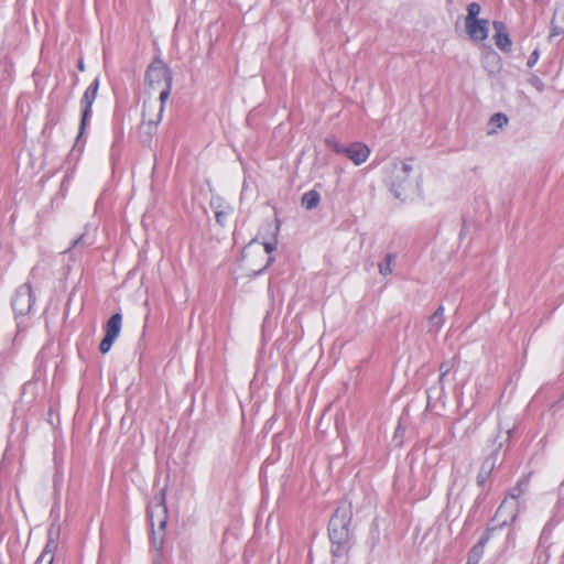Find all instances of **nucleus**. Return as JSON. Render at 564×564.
Instances as JSON below:
<instances>
[{"mask_svg": "<svg viewBox=\"0 0 564 564\" xmlns=\"http://www.w3.org/2000/svg\"><path fill=\"white\" fill-rule=\"evenodd\" d=\"M53 562L47 561L46 558L39 556L34 564H52Z\"/></svg>", "mask_w": 564, "mask_h": 564, "instance_id": "nucleus-33", "label": "nucleus"}, {"mask_svg": "<svg viewBox=\"0 0 564 564\" xmlns=\"http://www.w3.org/2000/svg\"><path fill=\"white\" fill-rule=\"evenodd\" d=\"M394 254L388 253L383 262L379 263V273L387 276L392 273V264L394 262Z\"/></svg>", "mask_w": 564, "mask_h": 564, "instance_id": "nucleus-26", "label": "nucleus"}, {"mask_svg": "<svg viewBox=\"0 0 564 564\" xmlns=\"http://www.w3.org/2000/svg\"><path fill=\"white\" fill-rule=\"evenodd\" d=\"M74 178V171H67L62 180L61 187L58 191L57 196H61L62 199H64L68 193L70 183Z\"/></svg>", "mask_w": 564, "mask_h": 564, "instance_id": "nucleus-25", "label": "nucleus"}, {"mask_svg": "<svg viewBox=\"0 0 564 564\" xmlns=\"http://www.w3.org/2000/svg\"><path fill=\"white\" fill-rule=\"evenodd\" d=\"M489 22L486 19H475L465 21L466 32L470 40L475 42L485 41L488 37Z\"/></svg>", "mask_w": 564, "mask_h": 564, "instance_id": "nucleus-12", "label": "nucleus"}, {"mask_svg": "<svg viewBox=\"0 0 564 564\" xmlns=\"http://www.w3.org/2000/svg\"><path fill=\"white\" fill-rule=\"evenodd\" d=\"M508 123V118L501 112L492 115L488 121L487 134L491 135L497 133V129L502 128Z\"/></svg>", "mask_w": 564, "mask_h": 564, "instance_id": "nucleus-21", "label": "nucleus"}, {"mask_svg": "<svg viewBox=\"0 0 564 564\" xmlns=\"http://www.w3.org/2000/svg\"><path fill=\"white\" fill-rule=\"evenodd\" d=\"M122 316L120 313L113 314L108 319V350L111 348L115 340L118 338L121 329Z\"/></svg>", "mask_w": 564, "mask_h": 564, "instance_id": "nucleus-18", "label": "nucleus"}, {"mask_svg": "<svg viewBox=\"0 0 564 564\" xmlns=\"http://www.w3.org/2000/svg\"><path fill=\"white\" fill-rule=\"evenodd\" d=\"M492 26L495 30L494 40L497 47L505 53L510 52L512 42L510 40L506 24L501 21H495Z\"/></svg>", "mask_w": 564, "mask_h": 564, "instance_id": "nucleus-13", "label": "nucleus"}, {"mask_svg": "<svg viewBox=\"0 0 564 564\" xmlns=\"http://www.w3.org/2000/svg\"><path fill=\"white\" fill-rule=\"evenodd\" d=\"M327 143L336 153H339V154L346 153L347 147L340 144L336 140H328Z\"/></svg>", "mask_w": 564, "mask_h": 564, "instance_id": "nucleus-29", "label": "nucleus"}, {"mask_svg": "<svg viewBox=\"0 0 564 564\" xmlns=\"http://www.w3.org/2000/svg\"><path fill=\"white\" fill-rule=\"evenodd\" d=\"M102 196H100L96 202V210L102 209Z\"/></svg>", "mask_w": 564, "mask_h": 564, "instance_id": "nucleus-34", "label": "nucleus"}, {"mask_svg": "<svg viewBox=\"0 0 564 564\" xmlns=\"http://www.w3.org/2000/svg\"><path fill=\"white\" fill-rule=\"evenodd\" d=\"M350 520L351 506L344 501L337 507L328 524L329 539L334 545L332 552L335 556H341L347 550L350 540Z\"/></svg>", "mask_w": 564, "mask_h": 564, "instance_id": "nucleus-2", "label": "nucleus"}, {"mask_svg": "<svg viewBox=\"0 0 564 564\" xmlns=\"http://www.w3.org/2000/svg\"><path fill=\"white\" fill-rule=\"evenodd\" d=\"M495 529H496V527L488 529L486 534L484 536H481V539L478 541V543L471 547V550L469 551V554H468L467 564H478L479 560L481 558V556L484 554L485 545L489 540V534Z\"/></svg>", "mask_w": 564, "mask_h": 564, "instance_id": "nucleus-17", "label": "nucleus"}, {"mask_svg": "<svg viewBox=\"0 0 564 564\" xmlns=\"http://www.w3.org/2000/svg\"><path fill=\"white\" fill-rule=\"evenodd\" d=\"M102 58L106 59V47L102 46L101 48Z\"/></svg>", "mask_w": 564, "mask_h": 564, "instance_id": "nucleus-36", "label": "nucleus"}, {"mask_svg": "<svg viewBox=\"0 0 564 564\" xmlns=\"http://www.w3.org/2000/svg\"><path fill=\"white\" fill-rule=\"evenodd\" d=\"M164 105L160 104L158 111L154 113L155 105L151 102L143 104L142 122L140 124V137L143 143L151 141L159 122L162 119Z\"/></svg>", "mask_w": 564, "mask_h": 564, "instance_id": "nucleus-7", "label": "nucleus"}, {"mask_svg": "<svg viewBox=\"0 0 564 564\" xmlns=\"http://www.w3.org/2000/svg\"><path fill=\"white\" fill-rule=\"evenodd\" d=\"M480 10V6L477 2L469 3L467 7V15L465 18V21L478 19Z\"/></svg>", "mask_w": 564, "mask_h": 564, "instance_id": "nucleus-28", "label": "nucleus"}, {"mask_svg": "<svg viewBox=\"0 0 564 564\" xmlns=\"http://www.w3.org/2000/svg\"><path fill=\"white\" fill-rule=\"evenodd\" d=\"M97 564H104V561H102V557H101V555H99V558H98V562H97Z\"/></svg>", "mask_w": 564, "mask_h": 564, "instance_id": "nucleus-37", "label": "nucleus"}, {"mask_svg": "<svg viewBox=\"0 0 564 564\" xmlns=\"http://www.w3.org/2000/svg\"><path fill=\"white\" fill-rule=\"evenodd\" d=\"M56 549H57L56 534L54 533L53 529H50L48 533H47V541H46L45 547L42 551L40 556L46 558L50 562H53L54 552Z\"/></svg>", "mask_w": 564, "mask_h": 564, "instance_id": "nucleus-20", "label": "nucleus"}, {"mask_svg": "<svg viewBox=\"0 0 564 564\" xmlns=\"http://www.w3.org/2000/svg\"><path fill=\"white\" fill-rule=\"evenodd\" d=\"M106 348H107V345H106V335L101 338L100 343H99V350L102 355L106 354Z\"/></svg>", "mask_w": 564, "mask_h": 564, "instance_id": "nucleus-32", "label": "nucleus"}, {"mask_svg": "<svg viewBox=\"0 0 564 564\" xmlns=\"http://www.w3.org/2000/svg\"><path fill=\"white\" fill-rule=\"evenodd\" d=\"M319 200H321V196H319V193L312 189V191H308L306 192L303 197H302V205L311 210V209H314L317 207V205L319 204Z\"/></svg>", "mask_w": 564, "mask_h": 564, "instance_id": "nucleus-23", "label": "nucleus"}, {"mask_svg": "<svg viewBox=\"0 0 564 564\" xmlns=\"http://www.w3.org/2000/svg\"><path fill=\"white\" fill-rule=\"evenodd\" d=\"M63 361L64 357L61 345L55 344L53 340H47L35 356L34 380L45 382L50 369L54 370V378H56L63 372Z\"/></svg>", "mask_w": 564, "mask_h": 564, "instance_id": "nucleus-3", "label": "nucleus"}, {"mask_svg": "<svg viewBox=\"0 0 564 564\" xmlns=\"http://www.w3.org/2000/svg\"><path fill=\"white\" fill-rule=\"evenodd\" d=\"M502 447V442L498 444V446L494 447L488 456L482 460L479 471L476 477V481L478 486H484L487 479L490 477L492 470L496 467L498 453Z\"/></svg>", "mask_w": 564, "mask_h": 564, "instance_id": "nucleus-11", "label": "nucleus"}, {"mask_svg": "<svg viewBox=\"0 0 564 564\" xmlns=\"http://www.w3.org/2000/svg\"><path fill=\"white\" fill-rule=\"evenodd\" d=\"M539 55H540V54H539V50H538V48H535V50L532 52V54L530 55V57L528 58L527 65H528L529 67H532V66L538 62V59H539Z\"/></svg>", "mask_w": 564, "mask_h": 564, "instance_id": "nucleus-31", "label": "nucleus"}, {"mask_svg": "<svg viewBox=\"0 0 564 564\" xmlns=\"http://www.w3.org/2000/svg\"><path fill=\"white\" fill-rule=\"evenodd\" d=\"M517 513L518 502L509 501V499L506 498L498 507L492 521L497 523L496 527H503L513 522L517 518Z\"/></svg>", "mask_w": 564, "mask_h": 564, "instance_id": "nucleus-10", "label": "nucleus"}, {"mask_svg": "<svg viewBox=\"0 0 564 564\" xmlns=\"http://www.w3.org/2000/svg\"><path fill=\"white\" fill-rule=\"evenodd\" d=\"M100 80L99 78H95L91 84L87 87L85 90L82 99H80V106H82V120L79 124V133L78 138H80L85 131V128L87 126L88 120L91 117V107L93 104L97 97V93L99 89Z\"/></svg>", "mask_w": 564, "mask_h": 564, "instance_id": "nucleus-9", "label": "nucleus"}, {"mask_svg": "<svg viewBox=\"0 0 564 564\" xmlns=\"http://www.w3.org/2000/svg\"><path fill=\"white\" fill-rule=\"evenodd\" d=\"M166 513L167 510L164 503V497L149 509V521L152 529V543L156 549H160L163 544V533L166 527Z\"/></svg>", "mask_w": 564, "mask_h": 564, "instance_id": "nucleus-6", "label": "nucleus"}, {"mask_svg": "<svg viewBox=\"0 0 564 564\" xmlns=\"http://www.w3.org/2000/svg\"><path fill=\"white\" fill-rule=\"evenodd\" d=\"M386 174V183L395 198L406 200L419 192L420 174L414 172L412 160L392 163Z\"/></svg>", "mask_w": 564, "mask_h": 564, "instance_id": "nucleus-1", "label": "nucleus"}, {"mask_svg": "<svg viewBox=\"0 0 564 564\" xmlns=\"http://www.w3.org/2000/svg\"><path fill=\"white\" fill-rule=\"evenodd\" d=\"M276 234H274L268 241L260 242L256 238L243 248L242 257L254 274H260L273 262L271 253L276 249Z\"/></svg>", "mask_w": 564, "mask_h": 564, "instance_id": "nucleus-4", "label": "nucleus"}, {"mask_svg": "<svg viewBox=\"0 0 564 564\" xmlns=\"http://www.w3.org/2000/svg\"><path fill=\"white\" fill-rule=\"evenodd\" d=\"M444 307L440 306L429 318V332L437 334L444 325Z\"/></svg>", "mask_w": 564, "mask_h": 564, "instance_id": "nucleus-19", "label": "nucleus"}, {"mask_svg": "<svg viewBox=\"0 0 564 564\" xmlns=\"http://www.w3.org/2000/svg\"><path fill=\"white\" fill-rule=\"evenodd\" d=\"M145 80L152 88H162L160 91V104L164 105L170 96L172 75L166 64L161 59L152 62L147 70Z\"/></svg>", "mask_w": 564, "mask_h": 564, "instance_id": "nucleus-5", "label": "nucleus"}, {"mask_svg": "<svg viewBox=\"0 0 564 564\" xmlns=\"http://www.w3.org/2000/svg\"><path fill=\"white\" fill-rule=\"evenodd\" d=\"M77 67L80 72H84L85 70V64H84V59L83 58H79L78 59V63H77Z\"/></svg>", "mask_w": 564, "mask_h": 564, "instance_id": "nucleus-35", "label": "nucleus"}, {"mask_svg": "<svg viewBox=\"0 0 564 564\" xmlns=\"http://www.w3.org/2000/svg\"><path fill=\"white\" fill-rule=\"evenodd\" d=\"M345 155L352 161L355 165H360L369 158L370 149L365 143L354 142L347 147Z\"/></svg>", "mask_w": 564, "mask_h": 564, "instance_id": "nucleus-14", "label": "nucleus"}, {"mask_svg": "<svg viewBox=\"0 0 564 564\" xmlns=\"http://www.w3.org/2000/svg\"><path fill=\"white\" fill-rule=\"evenodd\" d=\"M35 304V295L32 290L31 283L28 281L20 285L11 300V306L15 317H24Z\"/></svg>", "mask_w": 564, "mask_h": 564, "instance_id": "nucleus-8", "label": "nucleus"}, {"mask_svg": "<svg viewBox=\"0 0 564 564\" xmlns=\"http://www.w3.org/2000/svg\"><path fill=\"white\" fill-rule=\"evenodd\" d=\"M228 212L226 210H216L215 212V216H216V220L219 225L224 226L226 219H227V216H228Z\"/></svg>", "mask_w": 564, "mask_h": 564, "instance_id": "nucleus-30", "label": "nucleus"}, {"mask_svg": "<svg viewBox=\"0 0 564 564\" xmlns=\"http://www.w3.org/2000/svg\"><path fill=\"white\" fill-rule=\"evenodd\" d=\"M453 366H454V360L453 359L445 360V361H443L440 365L438 383L441 386V390H444V379L449 373V371L452 370Z\"/></svg>", "mask_w": 564, "mask_h": 564, "instance_id": "nucleus-27", "label": "nucleus"}, {"mask_svg": "<svg viewBox=\"0 0 564 564\" xmlns=\"http://www.w3.org/2000/svg\"><path fill=\"white\" fill-rule=\"evenodd\" d=\"M96 242V227L86 226L84 232L73 240L68 249L64 253H70L80 248L93 246Z\"/></svg>", "mask_w": 564, "mask_h": 564, "instance_id": "nucleus-15", "label": "nucleus"}, {"mask_svg": "<svg viewBox=\"0 0 564 564\" xmlns=\"http://www.w3.org/2000/svg\"><path fill=\"white\" fill-rule=\"evenodd\" d=\"M512 429H513V426L511 424H509V423L505 424V423L500 422L499 423V433L495 437L492 446L494 447L498 446V444L500 442H502V445L506 442H508V440H509V437L511 435Z\"/></svg>", "mask_w": 564, "mask_h": 564, "instance_id": "nucleus-22", "label": "nucleus"}, {"mask_svg": "<svg viewBox=\"0 0 564 564\" xmlns=\"http://www.w3.org/2000/svg\"><path fill=\"white\" fill-rule=\"evenodd\" d=\"M564 35V4L556 7L551 21L550 39Z\"/></svg>", "mask_w": 564, "mask_h": 564, "instance_id": "nucleus-16", "label": "nucleus"}, {"mask_svg": "<svg viewBox=\"0 0 564 564\" xmlns=\"http://www.w3.org/2000/svg\"><path fill=\"white\" fill-rule=\"evenodd\" d=\"M529 484L527 478H522L518 481V484L510 490L509 492V501H516L517 499L525 491V488Z\"/></svg>", "mask_w": 564, "mask_h": 564, "instance_id": "nucleus-24", "label": "nucleus"}]
</instances>
